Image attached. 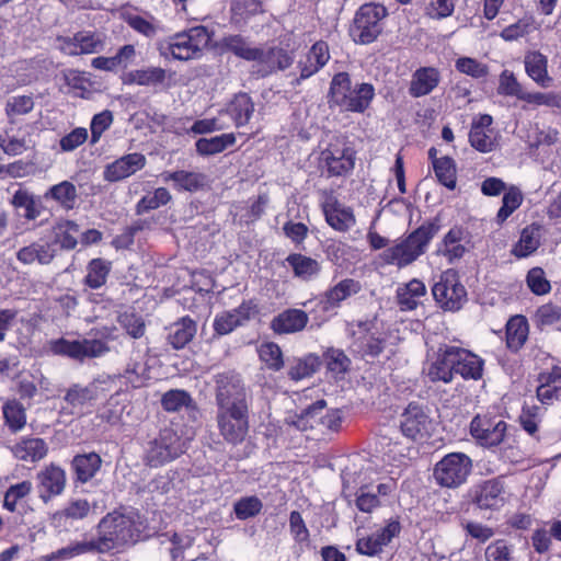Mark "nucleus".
<instances>
[{"label": "nucleus", "mask_w": 561, "mask_h": 561, "mask_svg": "<svg viewBox=\"0 0 561 561\" xmlns=\"http://www.w3.org/2000/svg\"><path fill=\"white\" fill-rule=\"evenodd\" d=\"M144 528L140 515L135 511H113L98 524V537L91 539L95 553L122 550L140 538Z\"/></svg>", "instance_id": "obj_1"}, {"label": "nucleus", "mask_w": 561, "mask_h": 561, "mask_svg": "<svg viewBox=\"0 0 561 561\" xmlns=\"http://www.w3.org/2000/svg\"><path fill=\"white\" fill-rule=\"evenodd\" d=\"M439 230L438 218L425 221L405 239L385 250L381 259L387 264L397 265L398 267L410 265L425 253L428 243Z\"/></svg>", "instance_id": "obj_2"}, {"label": "nucleus", "mask_w": 561, "mask_h": 561, "mask_svg": "<svg viewBox=\"0 0 561 561\" xmlns=\"http://www.w3.org/2000/svg\"><path fill=\"white\" fill-rule=\"evenodd\" d=\"M375 96V88L370 83L352 84L347 72L334 75L330 83L329 103L342 111L364 113Z\"/></svg>", "instance_id": "obj_3"}, {"label": "nucleus", "mask_w": 561, "mask_h": 561, "mask_svg": "<svg viewBox=\"0 0 561 561\" xmlns=\"http://www.w3.org/2000/svg\"><path fill=\"white\" fill-rule=\"evenodd\" d=\"M211 39L207 27L203 25L175 33L157 43L159 55L165 59L187 61L199 57Z\"/></svg>", "instance_id": "obj_4"}, {"label": "nucleus", "mask_w": 561, "mask_h": 561, "mask_svg": "<svg viewBox=\"0 0 561 561\" xmlns=\"http://www.w3.org/2000/svg\"><path fill=\"white\" fill-rule=\"evenodd\" d=\"M343 494L345 497L354 496L355 506L363 513H371L385 505L394 490V482L368 484L357 481L356 472L346 470L342 473Z\"/></svg>", "instance_id": "obj_5"}, {"label": "nucleus", "mask_w": 561, "mask_h": 561, "mask_svg": "<svg viewBox=\"0 0 561 561\" xmlns=\"http://www.w3.org/2000/svg\"><path fill=\"white\" fill-rule=\"evenodd\" d=\"M187 449L186 439L173 428H162L158 436L149 440L144 450L142 460L146 466L159 468L183 455Z\"/></svg>", "instance_id": "obj_6"}, {"label": "nucleus", "mask_w": 561, "mask_h": 561, "mask_svg": "<svg viewBox=\"0 0 561 561\" xmlns=\"http://www.w3.org/2000/svg\"><path fill=\"white\" fill-rule=\"evenodd\" d=\"M217 409L250 407L251 396L240 374L228 370L214 376Z\"/></svg>", "instance_id": "obj_7"}, {"label": "nucleus", "mask_w": 561, "mask_h": 561, "mask_svg": "<svg viewBox=\"0 0 561 561\" xmlns=\"http://www.w3.org/2000/svg\"><path fill=\"white\" fill-rule=\"evenodd\" d=\"M472 471V460L463 453L445 455L434 467L435 482L448 489H457L465 484Z\"/></svg>", "instance_id": "obj_8"}, {"label": "nucleus", "mask_w": 561, "mask_h": 561, "mask_svg": "<svg viewBox=\"0 0 561 561\" xmlns=\"http://www.w3.org/2000/svg\"><path fill=\"white\" fill-rule=\"evenodd\" d=\"M387 16V9L381 4L366 3L355 14L350 35L355 43H373L382 31L381 21Z\"/></svg>", "instance_id": "obj_9"}, {"label": "nucleus", "mask_w": 561, "mask_h": 561, "mask_svg": "<svg viewBox=\"0 0 561 561\" xmlns=\"http://www.w3.org/2000/svg\"><path fill=\"white\" fill-rule=\"evenodd\" d=\"M216 422L224 440L234 446L239 445L249 432V407L217 409Z\"/></svg>", "instance_id": "obj_10"}, {"label": "nucleus", "mask_w": 561, "mask_h": 561, "mask_svg": "<svg viewBox=\"0 0 561 561\" xmlns=\"http://www.w3.org/2000/svg\"><path fill=\"white\" fill-rule=\"evenodd\" d=\"M432 294L435 301L446 311H458L467 301V291L453 270L444 272L433 285Z\"/></svg>", "instance_id": "obj_11"}, {"label": "nucleus", "mask_w": 561, "mask_h": 561, "mask_svg": "<svg viewBox=\"0 0 561 561\" xmlns=\"http://www.w3.org/2000/svg\"><path fill=\"white\" fill-rule=\"evenodd\" d=\"M50 351L55 355L70 357L83 362L85 358L101 357L110 352L108 345L99 339L66 340L64 337L50 341Z\"/></svg>", "instance_id": "obj_12"}, {"label": "nucleus", "mask_w": 561, "mask_h": 561, "mask_svg": "<svg viewBox=\"0 0 561 561\" xmlns=\"http://www.w3.org/2000/svg\"><path fill=\"white\" fill-rule=\"evenodd\" d=\"M254 55L253 73L261 78L289 68L295 59L293 51L280 46L264 45L256 47Z\"/></svg>", "instance_id": "obj_13"}, {"label": "nucleus", "mask_w": 561, "mask_h": 561, "mask_svg": "<svg viewBox=\"0 0 561 561\" xmlns=\"http://www.w3.org/2000/svg\"><path fill=\"white\" fill-rule=\"evenodd\" d=\"M320 165L328 176H343L355 165V152L346 146L331 144L320 154Z\"/></svg>", "instance_id": "obj_14"}, {"label": "nucleus", "mask_w": 561, "mask_h": 561, "mask_svg": "<svg viewBox=\"0 0 561 561\" xmlns=\"http://www.w3.org/2000/svg\"><path fill=\"white\" fill-rule=\"evenodd\" d=\"M400 428L409 438H423L433 430V421L422 405L410 403L401 414Z\"/></svg>", "instance_id": "obj_15"}, {"label": "nucleus", "mask_w": 561, "mask_h": 561, "mask_svg": "<svg viewBox=\"0 0 561 561\" xmlns=\"http://www.w3.org/2000/svg\"><path fill=\"white\" fill-rule=\"evenodd\" d=\"M377 319L358 321L353 331L354 345L363 356L377 357L385 350L386 340L378 335Z\"/></svg>", "instance_id": "obj_16"}, {"label": "nucleus", "mask_w": 561, "mask_h": 561, "mask_svg": "<svg viewBox=\"0 0 561 561\" xmlns=\"http://www.w3.org/2000/svg\"><path fill=\"white\" fill-rule=\"evenodd\" d=\"M507 424L502 420L477 415L470 423V434L483 446H497L504 440Z\"/></svg>", "instance_id": "obj_17"}, {"label": "nucleus", "mask_w": 561, "mask_h": 561, "mask_svg": "<svg viewBox=\"0 0 561 561\" xmlns=\"http://www.w3.org/2000/svg\"><path fill=\"white\" fill-rule=\"evenodd\" d=\"M505 488L501 478L486 480L474 485L471 491L472 503L480 510H499L505 503Z\"/></svg>", "instance_id": "obj_18"}, {"label": "nucleus", "mask_w": 561, "mask_h": 561, "mask_svg": "<svg viewBox=\"0 0 561 561\" xmlns=\"http://www.w3.org/2000/svg\"><path fill=\"white\" fill-rule=\"evenodd\" d=\"M106 36L100 32L81 31L61 39V50L70 56L98 54L105 47Z\"/></svg>", "instance_id": "obj_19"}, {"label": "nucleus", "mask_w": 561, "mask_h": 561, "mask_svg": "<svg viewBox=\"0 0 561 561\" xmlns=\"http://www.w3.org/2000/svg\"><path fill=\"white\" fill-rule=\"evenodd\" d=\"M455 346L442 345L435 353L434 358L425 369L427 378L432 382L443 381L449 383L455 375Z\"/></svg>", "instance_id": "obj_20"}, {"label": "nucleus", "mask_w": 561, "mask_h": 561, "mask_svg": "<svg viewBox=\"0 0 561 561\" xmlns=\"http://www.w3.org/2000/svg\"><path fill=\"white\" fill-rule=\"evenodd\" d=\"M400 523L397 519H390L380 530L370 536L358 539L356 542V550L360 554L369 557L376 556L400 534Z\"/></svg>", "instance_id": "obj_21"}, {"label": "nucleus", "mask_w": 561, "mask_h": 561, "mask_svg": "<svg viewBox=\"0 0 561 561\" xmlns=\"http://www.w3.org/2000/svg\"><path fill=\"white\" fill-rule=\"evenodd\" d=\"M329 59V45L323 41L314 43L305 59H300L298 61L297 68L299 69L300 75L293 81V84L298 85L302 80H306L317 73L327 65Z\"/></svg>", "instance_id": "obj_22"}, {"label": "nucleus", "mask_w": 561, "mask_h": 561, "mask_svg": "<svg viewBox=\"0 0 561 561\" xmlns=\"http://www.w3.org/2000/svg\"><path fill=\"white\" fill-rule=\"evenodd\" d=\"M145 165L146 157L142 153H128L107 164L103 178L107 182H118L135 174Z\"/></svg>", "instance_id": "obj_23"}, {"label": "nucleus", "mask_w": 561, "mask_h": 561, "mask_svg": "<svg viewBox=\"0 0 561 561\" xmlns=\"http://www.w3.org/2000/svg\"><path fill=\"white\" fill-rule=\"evenodd\" d=\"M39 497L47 503L51 497L61 494L66 486V472L50 463L37 473Z\"/></svg>", "instance_id": "obj_24"}, {"label": "nucleus", "mask_w": 561, "mask_h": 561, "mask_svg": "<svg viewBox=\"0 0 561 561\" xmlns=\"http://www.w3.org/2000/svg\"><path fill=\"white\" fill-rule=\"evenodd\" d=\"M308 313L301 309L289 308L277 316L271 321V329L275 334H295L301 332L308 324Z\"/></svg>", "instance_id": "obj_25"}, {"label": "nucleus", "mask_w": 561, "mask_h": 561, "mask_svg": "<svg viewBox=\"0 0 561 561\" xmlns=\"http://www.w3.org/2000/svg\"><path fill=\"white\" fill-rule=\"evenodd\" d=\"M174 72L161 67H147L136 69L127 75V83H135L144 87L169 89L172 85Z\"/></svg>", "instance_id": "obj_26"}, {"label": "nucleus", "mask_w": 561, "mask_h": 561, "mask_svg": "<svg viewBox=\"0 0 561 561\" xmlns=\"http://www.w3.org/2000/svg\"><path fill=\"white\" fill-rule=\"evenodd\" d=\"M359 290L358 282L346 278L341 280L334 287L330 288L319 299L318 307L323 312H331L340 307V304L351 295Z\"/></svg>", "instance_id": "obj_27"}, {"label": "nucleus", "mask_w": 561, "mask_h": 561, "mask_svg": "<svg viewBox=\"0 0 561 561\" xmlns=\"http://www.w3.org/2000/svg\"><path fill=\"white\" fill-rule=\"evenodd\" d=\"M56 256V248L49 242H32L16 252V260L24 265H48Z\"/></svg>", "instance_id": "obj_28"}, {"label": "nucleus", "mask_w": 561, "mask_h": 561, "mask_svg": "<svg viewBox=\"0 0 561 561\" xmlns=\"http://www.w3.org/2000/svg\"><path fill=\"white\" fill-rule=\"evenodd\" d=\"M440 73L434 67H421L412 75L409 93L413 98L430 94L439 83Z\"/></svg>", "instance_id": "obj_29"}, {"label": "nucleus", "mask_w": 561, "mask_h": 561, "mask_svg": "<svg viewBox=\"0 0 561 561\" xmlns=\"http://www.w3.org/2000/svg\"><path fill=\"white\" fill-rule=\"evenodd\" d=\"M527 76L541 88L552 85L553 79L548 72V58L538 50L528 51L524 58Z\"/></svg>", "instance_id": "obj_30"}, {"label": "nucleus", "mask_w": 561, "mask_h": 561, "mask_svg": "<svg viewBox=\"0 0 561 561\" xmlns=\"http://www.w3.org/2000/svg\"><path fill=\"white\" fill-rule=\"evenodd\" d=\"M11 451L19 460L36 462L46 457L48 446L43 438L23 437L11 447Z\"/></svg>", "instance_id": "obj_31"}, {"label": "nucleus", "mask_w": 561, "mask_h": 561, "mask_svg": "<svg viewBox=\"0 0 561 561\" xmlns=\"http://www.w3.org/2000/svg\"><path fill=\"white\" fill-rule=\"evenodd\" d=\"M455 374L465 379L478 380L482 377L483 360L479 356L458 346H455Z\"/></svg>", "instance_id": "obj_32"}, {"label": "nucleus", "mask_w": 561, "mask_h": 561, "mask_svg": "<svg viewBox=\"0 0 561 561\" xmlns=\"http://www.w3.org/2000/svg\"><path fill=\"white\" fill-rule=\"evenodd\" d=\"M91 511L87 500L77 499L69 501L64 508L51 515V525L55 527H67L73 520L85 518Z\"/></svg>", "instance_id": "obj_33"}, {"label": "nucleus", "mask_w": 561, "mask_h": 561, "mask_svg": "<svg viewBox=\"0 0 561 561\" xmlns=\"http://www.w3.org/2000/svg\"><path fill=\"white\" fill-rule=\"evenodd\" d=\"M327 222L337 231H346L355 225L351 208L344 207L336 199L328 201L323 206Z\"/></svg>", "instance_id": "obj_34"}, {"label": "nucleus", "mask_w": 561, "mask_h": 561, "mask_svg": "<svg viewBox=\"0 0 561 561\" xmlns=\"http://www.w3.org/2000/svg\"><path fill=\"white\" fill-rule=\"evenodd\" d=\"M465 239V231L460 227L451 228L437 247V254L445 256L450 264L460 260L467 252L461 243Z\"/></svg>", "instance_id": "obj_35"}, {"label": "nucleus", "mask_w": 561, "mask_h": 561, "mask_svg": "<svg viewBox=\"0 0 561 561\" xmlns=\"http://www.w3.org/2000/svg\"><path fill=\"white\" fill-rule=\"evenodd\" d=\"M425 294L426 287L424 283L413 278L398 287L397 301L402 311H411L419 306L421 297L425 296Z\"/></svg>", "instance_id": "obj_36"}, {"label": "nucleus", "mask_w": 561, "mask_h": 561, "mask_svg": "<svg viewBox=\"0 0 561 561\" xmlns=\"http://www.w3.org/2000/svg\"><path fill=\"white\" fill-rule=\"evenodd\" d=\"M286 262L291 267L294 276L304 282L314 279L322 268L320 262L300 253L289 254Z\"/></svg>", "instance_id": "obj_37"}, {"label": "nucleus", "mask_w": 561, "mask_h": 561, "mask_svg": "<svg viewBox=\"0 0 561 561\" xmlns=\"http://www.w3.org/2000/svg\"><path fill=\"white\" fill-rule=\"evenodd\" d=\"M537 398L550 404L561 398V367L554 366L550 373L541 376V385L537 388Z\"/></svg>", "instance_id": "obj_38"}, {"label": "nucleus", "mask_w": 561, "mask_h": 561, "mask_svg": "<svg viewBox=\"0 0 561 561\" xmlns=\"http://www.w3.org/2000/svg\"><path fill=\"white\" fill-rule=\"evenodd\" d=\"M196 322L190 317H183L171 324L168 340L174 350H181L188 344L196 334Z\"/></svg>", "instance_id": "obj_39"}, {"label": "nucleus", "mask_w": 561, "mask_h": 561, "mask_svg": "<svg viewBox=\"0 0 561 561\" xmlns=\"http://www.w3.org/2000/svg\"><path fill=\"white\" fill-rule=\"evenodd\" d=\"M162 176L164 182L173 181L179 190L188 192H195L203 188L207 182L205 174L184 170L167 172L163 173Z\"/></svg>", "instance_id": "obj_40"}, {"label": "nucleus", "mask_w": 561, "mask_h": 561, "mask_svg": "<svg viewBox=\"0 0 561 561\" xmlns=\"http://www.w3.org/2000/svg\"><path fill=\"white\" fill-rule=\"evenodd\" d=\"M46 201L51 199L56 202L61 208L70 210L75 207L78 192L73 183L69 181H62L56 185H53L45 194Z\"/></svg>", "instance_id": "obj_41"}, {"label": "nucleus", "mask_w": 561, "mask_h": 561, "mask_svg": "<svg viewBox=\"0 0 561 561\" xmlns=\"http://www.w3.org/2000/svg\"><path fill=\"white\" fill-rule=\"evenodd\" d=\"M101 463L102 459L95 453L77 455L72 460L77 480L81 483L90 481L100 470Z\"/></svg>", "instance_id": "obj_42"}, {"label": "nucleus", "mask_w": 561, "mask_h": 561, "mask_svg": "<svg viewBox=\"0 0 561 561\" xmlns=\"http://www.w3.org/2000/svg\"><path fill=\"white\" fill-rule=\"evenodd\" d=\"M540 227L538 225L527 226L522 230L518 242L514 245L512 253L516 257H526L533 254L540 245Z\"/></svg>", "instance_id": "obj_43"}, {"label": "nucleus", "mask_w": 561, "mask_h": 561, "mask_svg": "<svg viewBox=\"0 0 561 561\" xmlns=\"http://www.w3.org/2000/svg\"><path fill=\"white\" fill-rule=\"evenodd\" d=\"M228 113L236 126L242 127L250 122L254 113V103L247 93H239L230 102Z\"/></svg>", "instance_id": "obj_44"}, {"label": "nucleus", "mask_w": 561, "mask_h": 561, "mask_svg": "<svg viewBox=\"0 0 561 561\" xmlns=\"http://www.w3.org/2000/svg\"><path fill=\"white\" fill-rule=\"evenodd\" d=\"M528 336V323L525 317L516 316L510 319L506 324V345L517 352L525 344Z\"/></svg>", "instance_id": "obj_45"}, {"label": "nucleus", "mask_w": 561, "mask_h": 561, "mask_svg": "<svg viewBox=\"0 0 561 561\" xmlns=\"http://www.w3.org/2000/svg\"><path fill=\"white\" fill-rule=\"evenodd\" d=\"M110 272L111 262L100 257L93 259L87 266L84 284L92 289H98L106 283Z\"/></svg>", "instance_id": "obj_46"}, {"label": "nucleus", "mask_w": 561, "mask_h": 561, "mask_svg": "<svg viewBox=\"0 0 561 561\" xmlns=\"http://www.w3.org/2000/svg\"><path fill=\"white\" fill-rule=\"evenodd\" d=\"M327 402L324 400H318L305 409L299 415L288 417L286 422L288 425H291L301 432L313 428L316 425H318L316 416L323 412Z\"/></svg>", "instance_id": "obj_47"}, {"label": "nucleus", "mask_w": 561, "mask_h": 561, "mask_svg": "<svg viewBox=\"0 0 561 561\" xmlns=\"http://www.w3.org/2000/svg\"><path fill=\"white\" fill-rule=\"evenodd\" d=\"M28 142L25 134H21V129L15 133L13 127L7 128L0 135V147L9 156L22 154L28 148Z\"/></svg>", "instance_id": "obj_48"}, {"label": "nucleus", "mask_w": 561, "mask_h": 561, "mask_svg": "<svg viewBox=\"0 0 561 561\" xmlns=\"http://www.w3.org/2000/svg\"><path fill=\"white\" fill-rule=\"evenodd\" d=\"M236 142L233 134H222L211 138H201L196 141V151L201 156H213L222 152Z\"/></svg>", "instance_id": "obj_49"}, {"label": "nucleus", "mask_w": 561, "mask_h": 561, "mask_svg": "<svg viewBox=\"0 0 561 561\" xmlns=\"http://www.w3.org/2000/svg\"><path fill=\"white\" fill-rule=\"evenodd\" d=\"M2 413L5 424L10 431L16 433L26 424V413L23 404L18 400H9L2 407Z\"/></svg>", "instance_id": "obj_50"}, {"label": "nucleus", "mask_w": 561, "mask_h": 561, "mask_svg": "<svg viewBox=\"0 0 561 561\" xmlns=\"http://www.w3.org/2000/svg\"><path fill=\"white\" fill-rule=\"evenodd\" d=\"M55 241L60 244L61 249L72 250L77 247V236L79 234V226L71 220H61L54 227Z\"/></svg>", "instance_id": "obj_51"}, {"label": "nucleus", "mask_w": 561, "mask_h": 561, "mask_svg": "<svg viewBox=\"0 0 561 561\" xmlns=\"http://www.w3.org/2000/svg\"><path fill=\"white\" fill-rule=\"evenodd\" d=\"M319 366V357L313 354H309L302 358H295L289 364L288 376L293 380H301L312 376Z\"/></svg>", "instance_id": "obj_52"}, {"label": "nucleus", "mask_w": 561, "mask_h": 561, "mask_svg": "<svg viewBox=\"0 0 561 561\" xmlns=\"http://www.w3.org/2000/svg\"><path fill=\"white\" fill-rule=\"evenodd\" d=\"M535 321L541 330L553 328L561 331V307L553 304L540 306L535 313Z\"/></svg>", "instance_id": "obj_53"}, {"label": "nucleus", "mask_w": 561, "mask_h": 561, "mask_svg": "<svg viewBox=\"0 0 561 561\" xmlns=\"http://www.w3.org/2000/svg\"><path fill=\"white\" fill-rule=\"evenodd\" d=\"M523 194L516 186H511L503 195L502 206L499 209L495 221L502 225L520 205Z\"/></svg>", "instance_id": "obj_54"}, {"label": "nucleus", "mask_w": 561, "mask_h": 561, "mask_svg": "<svg viewBox=\"0 0 561 561\" xmlns=\"http://www.w3.org/2000/svg\"><path fill=\"white\" fill-rule=\"evenodd\" d=\"M172 199L170 192L165 187H158L152 193L145 195L136 205L138 215L157 209L167 205Z\"/></svg>", "instance_id": "obj_55"}, {"label": "nucleus", "mask_w": 561, "mask_h": 561, "mask_svg": "<svg viewBox=\"0 0 561 561\" xmlns=\"http://www.w3.org/2000/svg\"><path fill=\"white\" fill-rule=\"evenodd\" d=\"M522 101L525 102V105H523L524 110L527 108V105L561 108V93L553 91L530 92L526 90Z\"/></svg>", "instance_id": "obj_56"}, {"label": "nucleus", "mask_w": 561, "mask_h": 561, "mask_svg": "<svg viewBox=\"0 0 561 561\" xmlns=\"http://www.w3.org/2000/svg\"><path fill=\"white\" fill-rule=\"evenodd\" d=\"M434 171L437 180L449 190L456 187V164L449 157H442L434 160Z\"/></svg>", "instance_id": "obj_57"}, {"label": "nucleus", "mask_w": 561, "mask_h": 561, "mask_svg": "<svg viewBox=\"0 0 561 561\" xmlns=\"http://www.w3.org/2000/svg\"><path fill=\"white\" fill-rule=\"evenodd\" d=\"M222 47L236 56L252 61L255 58L256 47H251L241 35H229L222 38Z\"/></svg>", "instance_id": "obj_58"}, {"label": "nucleus", "mask_w": 561, "mask_h": 561, "mask_svg": "<svg viewBox=\"0 0 561 561\" xmlns=\"http://www.w3.org/2000/svg\"><path fill=\"white\" fill-rule=\"evenodd\" d=\"M526 89L524 85L518 82L515 75L505 69L501 72L499 79L497 93L504 96H515L517 100L522 101V96H524Z\"/></svg>", "instance_id": "obj_59"}, {"label": "nucleus", "mask_w": 561, "mask_h": 561, "mask_svg": "<svg viewBox=\"0 0 561 561\" xmlns=\"http://www.w3.org/2000/svg\"><path fill=\"white\" fill-rule=\"evenodd\" d=\"M95 399V387L87 386L82 387L80 385L71 386L65 397L64 400L73 409L82 408L88 402H91Z\"/></svg>", "instance_id": "obj_60"}, {"label": "nucleus", "mask_w": 561, "mask_h": 561, "mask_svg": "<svg viewBox=\"0 0 561 561\" xmlns=\"http://www.w3.org/2000/svg\"><path fill=\"white\" fill-rule=\"evenodd\" d=\"M11 204L16 208H24V218L27 220H34L41 215L34 196L26 190H18L11 201Z\"/></svg>", "instance_id": "obj_61"}, {"label": "nucleus", "mask_w": 561, "mask_h": 561, "mask_svg": "<svg viewBox=\"0 0 561 561\" xmlns=\"http://www.w3.org/2000/svg\"><path fill=\"white\" fill-rule=\"evenodd\" d=\"M262 501L256 496H245L237 501L233 511L238 519L245 520L254 517L262 511Z\"/></svg>", "instance_id": "obj_62"}, {"label": "nucleus", "mask_w": 561, "mask_h": 561, "mask_svg": "<svg viewBox=\"0 0 561 561\" xmlns=\"http://www.w3.org/2000/svg\"><path fill=\"white\" fill-rule=\"evenodd\" d=\"M323 358L327 368L334 374L346 373L351 365V359L339 348H328L323 354Z\"/></svg>", "instance_id": "obj_63"}, {"label": "nucleus", "mask_w": 561, "mask_h": 561, "mask_svg": "<svg viewBox=\"0 0 561 561\" xmlns=\"http://www.w3.org/2000/svg\"><path fill=\"white\" fill-rule=\"evenodd\" d=\"M259 355L261 360L272 370L278 371L284 366L283 353L276 343L270 342L262 344L259 350Z\"/></svg>", "instance_id": "obj_64"}]
</instances>
